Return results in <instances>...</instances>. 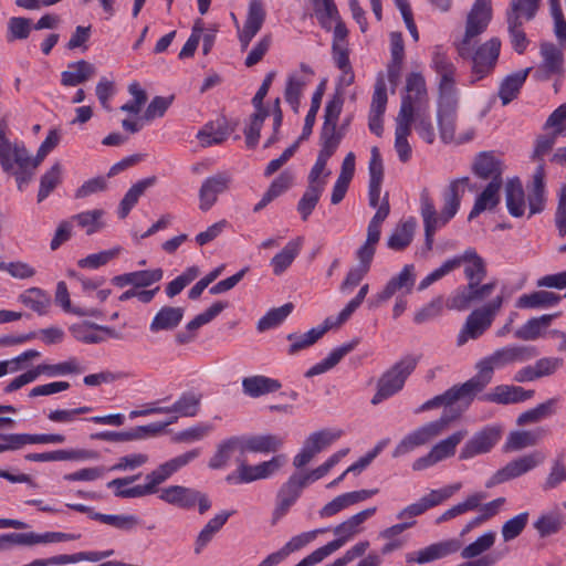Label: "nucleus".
<instances>
[{
  "label": "nucleus",
  "instance_id": "nucleus-1",
  "mask_svg": "<svg viewBox=\"0 0 566 566\" xmlns=\"http://www.w3.org/2000/svg\"><path fill=\"white\" fill-rule=\"evenodd\" d=\"M469 177L452 180L443 193V208L438 214L432 199L427 189L420 193V214L424 228V247L432 250L436 232L444 227L458 212L465 188L469 186Z\"/></svg>",
  "mask_w": 566,
  "mask_h": 566
},
{
  "label": "nucleus",
  "instance_id": "nucleus-2",
  "mask_svg": "<svg viewBox=\"0 0 566 566\" xmlns=\"http://www.w3.org/2000/svg\"><path fill=\"white\" fill-rule=\"evenodd\" d=\"M538 355L539 352L534 345L510 344L500 347L476 363V374L469 379V382L478 395L492 381L495 370L527 363Z\"/></svg>",
  "mask_w": 566,
  "mask_h": 566
},
{
  "label": "nucleus",
  "instance_id": "nucleus-3",
  "mask_svg": "<svg viewBox=\"0 0 566 566\" xmlns=\"http://www.w3.org/2000/svg\"><path fill=\"white\" fill-rule=\"evenodd\" d=\"M200 455V449H192L177 455L160 465L146 475V483L132 488L115 489V496L122 499H136L154 494L158 491V486L166 482L172 474L186 467Z\"/></svg>",
  "mask_w": 566,
  "mask_h": 566
},
{
  "label": "nucleus",
  "instance_id": "nucleus-4",
  "mask_svg": "<svg viewBox=\"0 0 566 566\" xmlns=\"http://www.w3.org/2000/svg\"><path fill=\"white\" fill-rule=\"evenodd\" d=\"M461 411H444L439 419L427 422L406 434L392 451V458H399L427 444L440 436L449 424L460 417Z\"/></svg>",
  "mask_w": 566,
  "mask_h": 566
},
{
  "label": "nucleus",
  "instance_id": "nucleus-5",
  "mask_svg": "<svg viewBox=\"0 0 566 566\" xmlns=\"http://www.w3.org/2000/svg\"><path fill=\"white\" fill-rule=\"evenodd\" d=\"M418 358L407 355L385 371L377 381V391L371 398L373 405H379L384 400L399 392L411 373L416 369Z\"/></svg>",
  "mask_w": 566,
  "mask_h": 566
},
{
  "label": "nucleus",
  "instance_id": "nucleus-6",
  "mask_svg": "<svg viewBox=\"0 0 566 566\" xmlns=\"http://www.w3.org/2000/svg\"><path fill=\"white\" fill-rule=\"evenodd\" d=\"M504 303V296L497 295L480 308L471 312L458 335L457 343L462 346L468 339H476L492 325L493 319Z\"/></svg>",
  "mask_w": 566,
  "mask_h": 566
},
{
  "label": "nucleus",
  "instance_id": "nucleus-7",
  "mask_svg": "<svg viewBox=\"0 0 566 566\" xmlns=\"http://www.w3.org/2000/svg\"><path fill=\"white\" fill-rule=\"evenodd\" d=\"M429 108L426 80L420 72H411L406 78V94L401 96L397 117L413 120L417 111Z\"/></svg>",
  "mask_w": 566,
  "mask_h": 566
},
{
  "label": "nucleus",
  "instance_id": "nucleus-8",
  "mask_svg": "<svg viewBox=\"0 0 566 566\" xmlns=\"http://www.w3.org/2000/svg\"><path fill=\"white\" fill-rule=\"evenodd\" d=\"M286 461L287 458L285 454H277L269 461L251 465L247 463L244 458L239 457L235 460L238 464L235 472L228 474L226 481L232 484H243L266 479L279 471Z\"/></svg>",
  "mask_w": 566,
  "mask_h": 566
},
{
  "label": "nucleus",
  "instance_id": "nucleus-9",
  "mask_svg": "<svg viewBox=\"0 0 566 566\" xmlns=\"http://www.w3.org/2000/svg\"><path fill=\"white\" fill-rule=\"evenodd\" d=\"M159 499L181 510H192L198 505L199 514H205L211 509V500L208 494L184 485H169L160 491Z\"/></svg>",
  "mask_w": 566,
  "mask_h": 566
},
{
  "label": "nucleus",
  "instance_id": "nucleus-10",
  "mask_svg": "<svg viewBox=\"0 0 566 566\" xmlns=\"http://www.w3.org/2000/svg\"><path fill=\"white\" fill-rule=\"evenodd\" d=\"M496 280L482 284V281L459 286L447 301L449 310L465 311L486 300L495 290Z\"/></svg>",
  "mask_w": 566,
  "mask_h": 566
},
{
  "label": "nucleus",
  "instance_id": "nucleus-11",
  "mask_svg": "<svg viewBox=\"0 0 566 566\" xmlns=\"http://www.w3.org/2000/svg\"><path fill=\"white\" fill-rule=\"evenodd\" d=\"M492 19L491 0H475L467 18L465 33L458 46L459 55H469V44L472 38L483 33Z\"/></svg>",
  "mask_w": 566,
  "mask_h": 566
},
{
  "label": "nucleus",
  "instance_id": "nucleus-12",
  "mask_svg": "<svg viewBox=\"0 0 566 566\" xmlns=\"http://www.w3.org/2000/svg\"><path fill=\"white\" fill-rule=\"evenodd\" d=\"M501 51V41L499 38H492L481 44L475 52L471 55L472 69H471V83L483 80L490 75L497 63Z\"/></svg>",
  "mask_w": 566,
  "mask_h": 566
},
{
  "label": "nucleus",
  "instance_id": "nucleus-13",
  "mask_svg": "<svg viewBox=\"0 0 566 566\" xmlns=\"http://www.w3.org/2000/svg\"><path fill=\"white\" fill-rule=\"evenodd\" d=\"M545 460V454L542 451H533L528 454L520 457L515 460L510 461L505 467L499 469L490 480L485 483L486 488H493L497 484L507 482L515 478H518Z\"/></svg>",
  "mask_w": 566,
  "mask_h": 566
},
{
  "label": "nucleus",
  "instance_id": "nucleus-14",
  "mask_svg": "<svg viewBox=\"0 0 566 566\" xmlns=\"http://www.w3.org/2000/svg\"><path fill=\"white\" fill-rule=\"evenodd\" d=\"M310 483L312 482L305 473H293L287 481L280 486L273 511L274 521L280 520L289 512L291 506H293L301 496L303 489Z\"/></svg>",
  "mask_w": 566,
  "mask_h": 566
},
{
  "label": "nucleus",
  "instance_id": "nucleus-15",
  "mask_svg": "<svg viewBox=\"0 0 566 566\" xmlns=\"http://www.w3.org/2000/svg\"><path fill=\"white\" fill-rule=\"evenodd\" d=\"M475 396L476 394L474 389L472 388L469 380H467L465 382L454 385L443 394L437 395L433 398L424 401L415 410V413L418 415L440 407H451L455 402H464L465 408H468L474 400Z\"/></svg>",
  "mask_w": 566,
  "mask_h": 566
},
{
  "label": "nucleus",
  "instance_id": "nucleus-16",
  "mask_svg": "<svg viewBox=\"0 0 566 566\" xmlns=\"http://www.w3.org/2000/svg\"><path fill=\"white\" fill-rule=\"evenodd\" d=\"M177 417H172L166 422H153L146 426H137L127 431H101L96 433H92L90 438L92 440H101V441H111V442H126V441H136L143 440L148 437H155L159 434L164 429L176 422Z\"/></svg>",
  "mask_w": 566,
  "mask_h": 566
},
{
  "label": "nucleus",
  "instance_id": "nucleus-17",
  "mask_svg": "<svg viewBox=\"0 0 566 566\" xmlns=\"http://www.w3.org/2000/svg\"><path fill=\"white\" fill-rule=\"evenodd\" d=\"M502 437V429L496 424H489L476 431L462 447L459 458L468 460L490 452Z\"/></svg>",
  "mask_w": 566,
  "mask_h": 566
},
{
  "label": "nucleus",
  "instance_id": "nucleus-18",
  "mask_svg": "<svg viewBox=\"0 0 566 566\" xmlns=\"http://www.w3.org/2000/svg\"><path fill=\"white\" fill-rule=\"evenodd\" d=\"M416 282L413 264H406L402 270L392 276L385 287L370 300V306H379L390 300L397 292L410 293Z\"/></svg>",
  "mask_w": 566,
  "mask_h": 566
},
{
  "label": "nucleus",
  "instance_id": "nucleus-19",
  "mask_svg": "<svg viewBox=\"0 0 566 566\" xmlns=\"http://www.w3.org/2000/svg\"><path fill=\"white\" fill-rule=\"evenodd\" d=\"M541 56L542 62L533 74L536 81H547L564 72L563 49L557 48L554 43L544 42L541 44Z\"/></svg>",
  "mask_w": 566,
  "mask_h": 566
},
{
  "label": "nucleus",
  "instance_id": "nucleus-20",
  "mask_svg": "<svg viewBox=\"0 0 566 566\" xmlns=\"http://www.w3.org/2000/svg\"><path fill=\"white\" fill-rule=\"evenodd\" d=\"M8 122L0 119V166L4 172L12 171L14 161L27 160V148L23 143H12L7 137Z\"/></svg>",
  "mask_w": 566,
  "mask_h": 566
},
{
  "label": "nucleus",
  "instance_id": "nucleus-21",
  "mask_svg": "<svg viewBox=\"0 0 566 566\" xmlns=\"http://www.w3.org/2000/svg\"><path fill=\"white\" fill-rule=\"evenodd\" d=\"M460 548L461 542L459 539H447L433 543L418 552H411L406 554V562L426 564L454 554Z\"/></svg>",
  "mask_w": 566,
  "mask_h": 566
},
{
  "label": "nucleus",
  "instance_id": "nucleus-22",
  "mask_svg": "<svg viewBox=\"0 0 566 566\" xmlns=\"http://www.w3.org/2000/svg\"><path fill=\"white\" fill-rule=\"evenodd\" d=\"M535 391L514 385H497L491 391L479 397L481 401L499 405H512L533 398Z\"/></svg>",
  "mask_w": 566,
  "mask_h": 566
},
{
  "label": "nucleus",
  "instance_id": "nucleus-23",
  "mask_svg": "<svg viewBox=\"0 0 566 566\" xmlns=\"http://www.w3.org/2000/svg\"><path fill=\"white\" fill-rule=\"evenodd\" d=\"M230 176L226 172H219L208 177L199 190V208L208 211L217 201L218 196L229 188Z\"/></svg>",
  "mask_w": 566,
  "mask_h": 566
},
{
  "label": "nucleus",
  "instance_id": "nucleus-24",
  "mask_svg": "<svg viewBox=\"0 0 566 566\" xmlns=\"http://www.w3.org/2000/svg\"><path fill=\"white\" fill-rule=\"evenodd\" d=\"M70 332L76 340L85 344H99L105 340V337L96 332H103L111 338H122V335L113 327L98 325L92 322L74 324L70 327Z\"/></svg>",
  "mask_w": 566,
  "mask_h": 566
},
{
  "label": "nucleus",
  "instance_id": "nucleus-25",
  "mask_svg": "<svg viewBox=\"0 0 566 566\" xmlns=\"http://www.w3.org/2000/svg\"><path fill=\"white\" fill-rule=\"evenodd\" d=\"M472 171L481 179H491V181L499 180V184H503V163L493 151H480L475 156Z\"/></svg>",
  "mask_w": 566,
  "mask_h": 566
},
{
  "label": "nucleus",
  "instance_id": "nucleus-26",
  "mask_svg": "<svg viewBox=\"0 0 566 566\" xmlns=\"http://www.w3.org/2000/svg\"><path fill=\"white\" fill-rule=\"evenodd\" d=\"M376 512V506L368 507L338 524L334 528V534L337 536V538L333 541L337 543V549L344 546L353 536L358 534L360 532V525L369 517L374 516Z\"/></svg>",
  "mask_w": 566,
  "mask_h": 566
},
{
  "label": "nucleus",
  "instance_id": "nucleus-27",
  "mask_svg": "<svg viewBox=\"0 0 566 566\" xmlns=\"http://www.w3.org/2000/svg\"><path fill=\"white\" fill-rule=\"evenodd\" d=\"M454 260L458 261V268L464 264L463 273L468 283L483 281L486 277V263L474 248H468L462 254L454 255Z\"/></svg>",
  "mask_w": 566,
  "mask_h": 566
},
{
  "label": "nucleus",
  "instance_id": "nucleus-28",
  "mask_svg": "<svg viewBox=\"0 0 566 566\" xmlns=\"http://www.w3.org/2000/svg\"><path fill=\"white\" fill-rule=\"evenodd\" d=\"M437 119L440 138L444 143L452 142L455 134L457 99L448 97L444 101H441L437 111Z\"/></svg>",
  "mask_w": 566,
  "mask_h": 566
},
{
  "label": "nucleus",
  "instance_id": "nucleus-29",
  "mask_svg": "<svg viewBox=\"0 0 566 566\" xmlns=\"http://www.w3.org/2000/svg\"><path fill=\"white\" fill-rule=\"evenodd\" d=\"M244 449V453H270L279 451L283 443L284 438L276 434H253L240 436Z\"/></svg>",
  "mask_w": 566,
  "mask_h": 566
},
{
  "label": "nucleus",
  "instance_id": "nucleus-30",
  "mask_svg": "<svg viewBox=\"0 0 566 566\" xmlns=\"http://www.w3.org/2000/svg\"><path fill=\"white\" fill-rule=\"evenodd\" d=\"M234 128L235 125L230 126L227 119L222 117L216 122L206 124L203 128L198 132L197 138L205 147L218 145L227 140Z\"/></svg>",
  "mask_w": 566,
  "mask_h": 566
},
{
  "label": "nucleus",
  "instance_id": "nucleus-31",
  "mask_svg": "<svg viewBox=\"0 0 566 566\" xmlns=\"http://www.w3.org/2000/svg\"><path fill=\"white\" fill-rule=\"evenodd\" d=\"M97 457L95 451L84 449L54 450L42 453H28L24 455L27 461L32 462H50V461H69V460H87Z\"/></svg>",
  "mask_w": 566,
  "mask_h": 566
},
{
  "label": "nucleus",
  "instance_id": "nucleus-32",
  "mask_svg": "<svg viewBox=\"0 0 566 566\" xmlns=\"http://www.w3.org/2000/svg\"><path fill=\"white\" fill-rule=\"evenodd\" d=\"M234 452H239L241 458L245 454L240 436H232L221 441L209 460L208 467L212 470L224 468Z\"/></svg>",
  "mask_w": 566,
  "mask_h": 566
},
{
  "label": "nucleus",
  "instance_id": "nucleus-33",
  "mask_svg": "<svg viewBox=\"0 0 566 566\" xmlns=\"http://www.w3.org/2000/svg\"><path fill=\"white\" fill-rule=\"evenodd\" d=\"M545 170L544 165L541 164L536 167L535 172L533 175V184L528 188V208L530 214L532 217L536 213H541L545 208L546 197H545Z\"/></svg>",
  "mask_w": 566,
  "mask_h": 566
},
{
  "label": "nucleus",
  "instance_id": "nucleus-34",
  "mask_svg": "<svg viewBox=\"0 0 566 566\" xmlns=\"http://www.w3.org/2000/svg\"><path fill=\"white\" fill-rule=\"evenodd\" d=\"M235 513V511H221L216 514L199 532L195 541V554H200L202 549L212 541L214 535L221 531L227 521Z\"/></svg>",
  "mask_w": 566,
  "mask_h": 566
},
{
  "label": "nucleus",
  "instance_id": "nucleus-35",
  "mask_svg": "<svg viewBox=\"0 0 566 566\" xmlns=\"http://www.w3.org/2000/svg\"><path fill=\"white\" fill-rule=\"evenodd\" d=\"M303 238L290 240L270 261L274 275H282L294 262L303 247Z\"/></svg>",
  "mask_w": 566,
  "mask_h": 566
},
{
  "label": "nucleus",
  "instance_id": "nucleus-36",
  "mask_svg": "<svg viewBox=\"0 0 566 566\" xmlns=\"http://www.w3.org/2000/svg\"><path fill=\"white\" fill-rule=\"evenodd\" d=\"M505 202L509 213L514 218L524 216L526 203L525 192L520 178L509 179L505 185Z\"/></svg>",
  "mask_w": 566,
  "mask_h": 566
},
{
  "label": "nucleus",
  "instance_id": "nucleus-37",
  "mask_svg": "<svg viewBox=\"0 0 566 566\" xmlns=\"http://www.w3.org/2000/svg\"><path fill=\"white\" fill-rule=\"evenodd\" d=\"M184 314L182 307L163 306L154 316L149 329L153 333L174 331L181 323Z\"/></svg>",
  "mask_w": 566,
  "mask_h": 566
},
{
  "label": "nucleus",
  "instance_id": "nucleus-38",
  "mask_svg": "<svg viewBox=\"0 0 566 566\" xmlns=\"http://www.w3.org/2000/svg\"><path fill=\"white\" fill-rule=\"evenodd\" d=\"M558 315L556 313L532 317L514 332V337L525 342L536 340Z\"/></svg>",
  "mask_w": 566,
  "mask_h": 566
},
{
  "label": "nucleus",
  "instance_id": "nucleus-39",
  "mask_svg": "<svg viewBox=\"0 0 566 566\" xmlns=\"http://www.w3.org/2000/svg\"><path fill=\"white\" fill-rule=\"evenodd\" d=\"M95 72V66L85 60L69 63L67 70L61 73V84L76 86L90 80Z\"/></svg>",
  "mask_w": 566,
  "mask_h": 566
},
{
  "label": "nucleus",
  "instance_id": "nucleus-40",
  "mask_svg": "<svg viewBox=\"0 0 566 566\" xmlns=\"http://www.w3.org/2000/svg\"><path fill=\"white\" fill-rule=\"evenodd\" d=\"M531 71L532 67H526L504 77L499 87V97L503 105L510 104L517 97Z\"/></svg>",
  "mask_w": 566,
  "mask_h": 566
},
{
  "label": "nucleus",
  "instance_id": "nucleus-41",
  "mask_svg": "<svg viewBox=\"0 0 566 566\" xmlns=\"http://www.w3.org/2000/svg\"><path fill=\"white\" fill-rule=\"evenodd\" d=\"M503 184L490 181L484 190L478 196L468 220L471 221L485 210H492L500 203V189Z\"/></svg>",
  "mask_w": 566,
  "mask_h": 566
},
{
  "label": "nucleus",
  "instance_id": "nucleus-42",
  "mask_svg": "<svg viewBox=\"0 0 566 566\" xmlns=\"http://www.w3.org/2000/svg\"><path fill=\"white\" fill-rule=\"evenodd\" d=\"M281 387L282 385L277 379L262 375L245 377L242 380L243 392L252 398L274 392Z\"/></svg>",
  "mask_w": 566,
  "mask_h": 566
},
{
  "label": "nucleus",
  "instance_id": "nucleus-43",
  "mask_svg": "<svg viewBox=\"0 0 566 566\" xmlns=\"http://www.w3.org/2000/svg\"><path fill=\"white\" fill-rule=\"evenodd\" d=\"M562 296L548 291H535L521 295L515 306L518 308L538 310L556 306Z\"/></svg>",
  "mask_w": 566,
  "mask_h": 566
},
{
  "label": "nucleus",
  "instance_id": "nucleus-44",
  "mask_svg": "<svg viewBox=\"0 0 566 566\" xmlns=\"http://www.w3.org/2000/svg\"><path fill=\"white\" fill-rule=\"evenodd\" d=\"M155 182H156V177L153 176V177L142 179V180L137 181L136 184H134L128 189V191L125 193L124 198L119 202V207H118V211H117L118 218L125 219L129 214L132 209L136 206V203L138 202L139 198L144 195V192L148 188L154 186Z\"/></svg>",
  "mask_w": 566,
  "mask_h": 566
},
{
  "label": "nucleus",
  "instance_id": "nucleus-45",
  "mask_svg": "<svg viewBox=\"0 0 566 566\" xmlns=\"http://www.w3.org/2000/svg\"><path fill=\"white\" fill-rule=\"evenodd\" d=\"M18 539V545H36V544H49V543H60V542H69L75 541L81 537L80 534H69L63 532H45L43 534H38L34 532L30 533H18L15 535Z\"/></svg>",
  "mask_w": 566,
  "mask_h": 566
},
{
  "label": "nucleus",
  "instance_id": "nucleus-46",
  "mask_svg": "<svg viewBox=\"0 0 566 566\" xmlns=\"http://www.w3.org/2000/svg\"><path fill=\"white\" fill-rule=\"evenodd\" d=\"M416 227L417 221L412 217L399 223L388 238L387 247L394 251L405 250L413 239Z\"/></svg>",
  "mask_w": 566,
  "mask_h": 566
},
{
  "label": "nucleus",
  "instance_id": "nucleus-47",
  "mask_svg": "<svg viewBox=\"0 0 566 566\" xmlns=\"http://www.w3.org/2000/svg\"><path fill=\"white\" fill-rule=\"evenodd\" d=\"M412 123L413 120L401 117L396 118L395 149L401 163H407L411 158L412 149L408 136L411 134Z\"/></svg>",
  "mask_w": 566,
  "mask_h": 566
},
{
  "label": "nucleus",
  "instance_id": "nucleus-48",
  "mask_svg": "<svg viewBox=\"0 0 566 566\" xmlns=\"http://www.w3.org/2000/svg\"><path fill=\"white\" fill-rule=\"evenodd\" d=\"M202 395L193 391L184 392L171 406L164 407L166 413L175 412L180 417H195L200 410Z\"/></svg>",
  "mask_w": 566,
  "mask_h": 566
},
{
  "label": "nucleus",
  "instance_id": "nucleus-49",
  "mask_svg": "<svg viewBox=\"0 0 566 566\" xmlns=\"http://www.w3.org/2000/svg\"><path fill=\"white\" fill-rule=\"evenodd\" d=\"M19 301L39 315H45L51 306V296L40 287H30L19 295Z\"/></svg>",
  "mask_w": 566,
  "mask_h": 566
},
{
  "label": "nucleus",
  "instance_id": "nucleus-50",
  "mask_svg": "<svg viewBox=\"0 0 566 566\" xmlns=\"http://www.w3.org/2000/svg\"><path fill=\"white\" fill-rule=\"evenodd\" d=\"M344 133L342 129H337V125L323 124L319 133V153L328 156H333L337 150Z\"/></svg>",
  "mask_w": 566,
  "mask_h": 566
},
{
  "label": "nucleus",
  "instance_id": "nucleus-51",
  "mask_svg": "<svg viewBox=\"0 0 566 566\" xmlns=\"http://www.w3.org/2000/svg\"><path fill=\"white\" fill-rule=\"evenodd\" d=\"M104 214V210L93 209L74 214L71 218V221H75L78 227L85 229L87 235H92L93 233L98 232L105 227V223L103 221Z\"/></svg>",
  "mask_w": 566,
  "mask_h": 566
},
{
  "label": "nucleus",
  "instance_id": "nucleus-52",
  "mask_svg": "<svg viewBox=\"0 0 566 566\" xmlns=\"http://www.w3.org/2000/svg\"><path fill=\"white\" fill-rule=\"evenodd\" d=\"M324 336V328H312L304 334L291 333L286 339L291 343L287 349L289 355H295L298 352L312 346Z\"/></svg>",
  "mask_w": 566,
  "mask_h": 566
},
{
  "label": "nucleus",
  "instance_id": "nucleus-53",
  "mask_svg": "<svg viewBox=\"0 0 566 566\" xmlns=\"http://www.w3.org/2000/svg\"><path fill=\"white\" fill-rule=\"evenodd\" d=\"M314 14L318 20L319 25L326 30H332V19H338L339 12L334 0H310Z\"/></svg>",
  "mask_w": 566,
  "mask_h": 566
},
{
  "label": "nucleus",
  "instance_id": "nucleus-54",
  "mask_svg": "<svg viewBox=\"0 0 566 566\" xmlns=\"http://www.w3.org/2000/svg\"><path fill=\"white\" fill-rule=\"evenodd\" d=\"M293 307L294 306L292 303H285L280 307L271 308L264 316L259 319L256 329L260 333H263L279 326L292 313Z\"/></svg>",
  "mask_w": 566,
  "mask_h": 566
},
{
  "label": "nucleus",
  "instance_id": "nucleus-55",
  "mask_svg": "<svg viewBox=\"0 0 566 566\" xmlns=\"http://www.w3.org/2000/svg\"><path fill=\"white\" fill-rule=\"evenodd\" d=\"M541 434L537 431H512L504 444V451H520L538 443Z\"/></svg>",
  "mask_w": 566,
  "mask_h": 566
},
{
  "label": "nucleus",
  "instance_id": "nucleus-56",
  "mask_svg": "<svg viewBox=\"0 0 566 566\" xmlns=\"http://www.w3.org/2000/svg\"><path fill=\"white\" fill-rule=\"evenodd\" d=\"M325 83V80L322 81L312 96L311 107L305 116L302 134L300 135V140H307L312 135L316 115L321 107L322 97L324 95Z\"/></svg>",
  "mask_w": 566,
  "mask_h": 566
},
{
  "label": "nucleus",
  "instance_id": "nucleus-57",
  "mask_svg": "<svg viewBox=\"0 0 566 566\" xmlns=\"http://www.w3.org/2000/svg\"><path fill=\"white\" fill-rule=\"evenodd\" d=\"M507 22V31L510 35V41L513 50L517 54H523L530 40L527 39L524 30H523V20L517 19L515 15L512 18L506 17Z\"/></svg>",
  "mask_w": 566,
  "mask_h": 566
},
{
  "label": "nucleus",
  "instance_id": "nucleus-58",
  "mask_svg": "<svg viewBox=\"0 0 566 566\" xmlns=\"http://www.w3.org/2000/svg\"><path fill=\"white\" fill-rule=\"evenodd\" d=\"M94 521L111 525L120 531H132L139 525V518L133 514H94Z\"/></svg>",
  "mask_w": 566,
  "mask_h": 566
},
{
  "label": "nucleus",
  "instance_id": "nucleus-59",
  "mask_svg": "<svg viewBox=\"0 0 566 566\" xmlns=\"http://www.w3.org/2000/svg\"><path fill=\"white\" fill-rule=\"evenodd\" d=\"M62 181V166L55 163L40 179L38 202H42Z\"/></svg>",
  "mask_w": 566,
  "mask_h": 566
},
{
  "label": "nucleus",
  "instance_id": "nucleus-60",
  "mask_svg": "<svg viewBox=\"0 0 566 566\" xmlns=\"http://www.w3.org/2000/svg\"><path fill=\"white\" fill-rule=\"evenodd\" d=\"M340 436V430L333 432L331 430L324 429L311 433L304 441V444L308 447L310 450L316 455L329 447L334 441L339 439Z\"/></svg>",
  "mask_w": 566,
  "mask_h": 566
},
{
  "label": "nucleus",
  "instance_id": "nucleus-61",
  "mask_svg": "<svg viewBox=\"0 0 566 566\" xmlns=\"http://www.w3.org/2000/svg\"><path fill=\"white\" fill-rule=\"evenodd\" d=\"M324 191L321 186L307 185V188L297 203V211L303 221H306L314 211L319 198Z\"/></svg>",
  "mask_w": 566,
  "mask_h": 566
},
{
  "label": "nucleus",
  "instance_id": "nucleus-62",
  "mask_svg": "<svg viewBox=\"0 0 566 566\" xmlns=\"http://www.w3.org/2000/svg\"><path fill=\"white\" fill-rule=\"evenodd\" d=\"M465 431L460 430L448 438L441 440L431 448V452L438 462L452 457L455 453L457 446L462 441L465 436Z\"/></svg>",
  "mask_w": 566,
  "mask_h": 566
},
{
  "label": "nucleus",
  "instance_id": "nucleus-63",
  "mask_svg": "<svg viewBox=\"0 0 566 566\" xmlns=\"http://www.w3.org/2000/svg\"><path fill=\"white\" fill-rule=\"evenodd\" d=\"M538 7L539 0H511L506 17L515 15L517 19L531 21L535 18Z\"/></svg>",
  "mask_w": 566,
  "mask_h": 566
},
{
  "label": "nucleus",
  "instance_id": "nucleus-64",
  "mask_svg": "<svg viewBox=\"0 0 566 566\" xmlns=\"http://www.w3.org/2000/svg\"><path fill=\"white\" fill-rule=\"evenodd\" d=\"M556 403V399L552 398L537 405L535 408L526 410L522 412L517 418V424L524 426L527 423H534L539 421L543 418H546L554 413V406Z\"/></svg>",
  "mask_w": 566,
  "mask_h": 566
}]
</instances>
